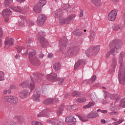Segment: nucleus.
Masks as SVG:
<instances>
[{
	"instance_id": "58",
	"label": "nucleus",
	"mask_w": 125,
	"mask_h": 125,
	"mask_svg": "<svg viewBox=\"0 0 125 125\" xmlns=\"http://www.w3.org/2000/svg\"><path fill=\"white\" fill-rule=\"evenodd\" d=\"M32 39L30 38L27 39L26 43H32Z\"/></svg>"
},
{
	"instance_id": "37",
	"label": "nucleus",
	"mask_w": 125,
	"mask_h": 125,
	"mask_svg": "<svg viewBox=\"0 0 125 125\" xmlns=\"http://www.w3.org/2000/svg\"><path fill=\"white\" fill-rule=\"evenodd\" d=\"M43 104H45V105H49V104H53V99L51 98L47 99L43 101Z\"/></svg>"
},
{
	"instance_id": "60",
	"label": "nucleus",
	"mask_w": 125,
	"mask_h": 125,
	"mask_svg": "<svg viewBox=\"0 0 125 125\" xmlns=\"http://www.w3.org/2000/svg\"><path fill=\"white\" fill-rule=\"evenodd\" d=\"M32 125H42V123L40 122H35V124L34 125V124H32Z\"/></svg>"
},
{
	"instance_id": "40",
	"label": "nucleus",
	"mask_w": 125,
	"mask_h": 125,
	"mask_svg": "<svg viewBox=\"0 0 125 125\" xmlns=\"http://www.w3.org/2000/svg\"><path fill=\"white\" fill-rule=\"evenodd\" d=\"M45 33H44L42 31H40L39 32V34L38 35V40H40L42 38H44L43 37V36H45Z\"/></svg>"
},
{
	"instance_id": "2",
	"label": "nucleus",
	"mask_w": 125,
	"mask_h": 125,
	"mask_svg": "<svg viewBox=\"0 0 125 125\" xmlns=\"http://www.w3.org/2000/svg\"><path fill=\"white\" fill-rule=\"evenodd\" d=\"M20 86L25 88L26 87H29L30 89V93L33 91V89H35V87L36 86V84H35V82H34V80H32L30 82L28 80L26 81H24L20 83Z\"/></svg>"
},
{
	"instance_id": "47",
	"label": "nucleus",
	"mask_w": 125,
	"mask_h": 125,
	"mask_svg": "<svg viewBox=\"0 0 125 125\" xmlns=\"http://www.w3.org/2000/svg\"><path fill=\"white\" fill-rule=\"evenodd\" d=\"M95 80H96V75H94L92 77V79L86 83V84H90L92 82H95Z\"/></svg>"
},
{
	"instance_id": "6",
	"label": "nucleus",
	"mask_w": 125,
	"mask_h": 125,
	"mask_svg": "<svg viewBox=\"0 0 125 125\" xmlns=\"http://www.w3.org/2000/svg\"><path fill=\"white\" fill-rule=\"evenodd\" d=\"M68 42V39L66 37H63L61 38L59 41V47L62 51L66 50L67 48V42Z\"/></svg>"
},
{
	"instance_id": "20",
	"label": "nucleus",
	"mask_w": 125,
	"mask_h": 125,
	"mask_svg": "<svg viewBox=\"0 0 125 125\" xmlns=\"http://www.w3.org/2000/svg\"><path fill=\"white\" fill-rule=\"evenodd\" d=\"M63 9L66 11H72V9L75 8V4H66L63 7Z\"/></svg>"
},
{
	"instance_id": "17",
	"label": "nucleus",
	"mask_w": 125,
	"mask_h": 125,
	"mask_svg": "<svg viewBox=\"0 0 125 125\" xmlns=\"http://www.w3.org/2000/svg\"><path fill=\"white\" fill-rule=\"evenodd\" d=\"M20 18H21V20L19 23V26L20 27L25 26L27 24V19H26V17L23 15H20Z\"/></svg>"
},
{
	"instance_id": "18",
	"label": "nucleus",
	"mask_w": 125,
	"mask_h": 125,
	"mask_svg": "<svg viewBox=\"0 0 125 125\" xmlns=\"http://www.w3.org/2000/svg\"><path fill=\"white\" fill-rule=\"evenodd\" d=\"M29 61L32 65L34 66H40L41 64V62H40V60L38 58H33L32 59L29 60Z\"/></svg>"
},
{
	"instance_id": "13",
	"label": "nucleus",
	"mask_w": 125,
	"mask_h": 125,
	"mask_svg": "<svg viewBox=\"0 0 125 125\" xmlns=\"http://www.w3.org/2000/svg\"><path fill=\"white\" fill-rule=\"evenodd\" d=\"M46 79L48 81L54 83L57 81V74L55 73H51L46 75Z\"/></svg>"
},
{
	"instance_id": "39",
	"label": "nucleus",
	"mask_w": 125,
	"mask_h": 125,
	"mask_svg": "<svg viewBox=\"0 0 125 125\" xmlns=\"http://www.w3.org/2000/svg\"><path fill=\"white\" fill-rule=\"evenodd\" d=\"M95 6H100L101 5V0H90Z\"/></svg>"
},
{
	"instance_id": "43",
	"label": "nucleus",
	"mask_w": 125,
	"mask_h": 125,
	"mask_svg": "<svg viewBox=\"0 0 125 125\" xmlns=\"http://www.w3.org/2000/svg\"><path fill=\"white\" fill-rule=\"evenodd\" d=\"M109 110L112 112H111V115H114V114H115L116 112L115 111H116V109L114 104H111V105H110Z\"/></svg>"
},
{
	"instance_id": "21",
	"label": "nucleus",
	"mask_w": 125,
	"mask_h": 125,
	"mask_svg": "<svg viewBox=\"0 0 125 125\" xmlns=\"http://www.w3.org/2000/svg\"><path fill=\"white\" fill-rule=\"evenodd\" d=\"M39 41L42 47H47L48 45V41H47L46 39H45L44 38H42L39 40Z\"/></svg>"
},
{
	"instance_id": "25",
	"label": "nucleus",
	"mask_w": 125,
	"mask_h": 125,
	"mask_svg": "<svg viewBox=\"0 0 125 125\" xmlns=\"http://www.w3.org/2000/svg\"><path fill=\"white\" fill-rule=\"evenodd\" d=\"M41 96V92L38 91V90L36 89L33 95L32 96V99L35 101L38 100L40 97Z\"/></svg>"
},
{
	"instance_id": "4",
	"label": "nucleus",
	"mask_w": 125,
	"mask_h": 125,
	"mask_svg": "<svg viewBox=\"0 0 125 125\" xmlns=\"http://www.w3.org/2000/svg\"><path fill=\"white\" fill-rule=\"evenodd\" d=\"M118 80L119 83L122 85H125V69L119 68L118 71Z\"/></svg>"
},
{
	"instance_id": "33",
	"label": "nucleus",
	"mask_w": 125,
	"mask_h": 125,
	"mask_svg": "<svg viewBox=\"0 0 125 125\" xmlns=\"http://www.w3.org/2000/svg\"><path fill=\"white\" fill-rule=\"evenodd\" d=\"M11 8L12 10H14V11H16L17 12H22V7L20 6H12Z\"/></svg>"
},
{
	"instance_id": "3",
	"label": "nucleus",
	"mask_w": 125,
	"mask_h": 125,
	"mask_svg": "<svg viewBox=\"0 0 125 125\" xmlns=\"http://www.w3.org/2000/svg\"><path fill=\"white\" fill-rule=\"evenodd\" d=\"M46 4V0H39V2L34 6L33 10L35 13H41L42 7Z\"/></svg>"
},
{
	"instance_id": "49",
	"label": "nucleus",
	"mask_w": 125,
	"mask_h": 125,
	"mask_svg": "<svg viewBox=\"0 0 125 125\" xmlns=\"http://www.w3.org/2000/svg\"><path fill=\"white\" fill-rule=\"evenodd\" d=\"M104 93V98L105 99H107V98H108V97H110V94L108 91L106 90H103Z\"/></svg>"
},
{
	"instance_id": "29",
	"label": "nucleus",
	"mask_w": 125,
	"mask_h": 125,
	"mask_svg": "<svg viewBox=\"0 0 125 125\" xmlns=\"http://www.w3.org/2000/svg\"><path fill=\"white\" fill-rule=\"evenodd\" d=\"M112 67L113 69L110 70L111 71V73L115 72V68L117 67V58H116L115 57H113L112 59Z\"/></svg>"
},
{
	"instance_id": "52",
	"label": "nucleus",
	"mask_w": 125,
	"mask_h": 125,
	"mask_svg": "<svg viewBox=\"0 0 125 125\" xmlns=\"http://www.w3.org/2000/svg\"><path fill=\"white\" fill-rule=\"evenodd\" d=\"M4 125H16V123L8 121L4 123Z\"/></svg>"
},
{
	"instance_id": "38",
	"label": "nucleus",
	"mask_w": 125,
	"mask_h": 125,
	"mask_svg": "<svg viewBox=\"0 0 125 125\" xmlns=\"http://www.w3.org/2000/svg\"><path fill=\"white\" fill-rule=\"evenodd\" d=\"M64 104H62L61 106L59 108L57 111V114L58 116H60L62 115V111L64 110Z\"/></svg>"
},
{
	"instance_id": "30",
	"label": "nucleus",
	"mask_w": 125,
	"mask_h": 125,
	"mask_svg": "<svg viewBox=\"0 0 125 125\" xmlns=\"http://www.w3.org/2000/svg\"><path fill=\"white\" fill-rule=\"evenodd\" d=\"M91 48L93 53V55H97L98 54V52H99V51L100 50V46L97 45L96 47Z\"/></svg>"
},
{
	"instance_id": "51",
	"label": "nucleus",
	"mask_w": 125,
	"mask_h": 125,
	"mask_svg": "<svg viewBox=\"0 0 125 125\" xmlns=\"http://www.w3.org/2000/svg\"><path fill=\"white\" fill-rule=\"evenodd\" d=\"M16 118L18 120V122L22 123L24 121V119L22 116H16Z\"/></svg>"
},
{
	"instance_id": "61",
	"label": "nucleus",
	"mask_w": 125,
	"mask_h": 125,
	"mask_svg": "<svg viewBox=\"0 0 125 125\" xmlns=\"http://www.w3.org/2000/svg\"><path fill=\"white\" fill-rule=\"evenodd\" d=\"M15 88H16V86L13 84L11 85L10 87V89H15Z\"/></svg>"
},
{
	"instance_id": "24",
	"label": "nucleus",
	"mask_w": 125,
	"mask_h": 125,
	"mask_svg": "<svg viewBox=\"0 0 125 125\" xmlns=\"http://www.w3.org/2000/svg\"><path fill=\"white\" fill-rule=\"evenodd\" d=\"M75 17H76L75 14H71L68 16L66 19V24H70V23H72L74 19H75Z\"/></svg>"
},
{
	"instance_id": "44",
	"label": "nucleus",
	"mask_w": 125,
	"mask_h": 125,
	"mask_svg": "<svg viewBox=\"0 0 125 125\" xmlns=\"http://www.w3.org/2000/svg\"><path fill=\"white\" fill-rule=\"evenodd\" d=\"M78 118L80 120V121H82L83 123H85V122H88V119H86L85 117H84L83 115H78Z\"/></svg>"
},
{
	"instance_id": "63",
	"label": "nucleus",
	"mask_w": 125,
	"mask_h": 125,
	"mask_svg": "<svg viewBox=\"0 0 125 125\" xmlns=\"http://www.w3.org/2000/svg\"><path fill=\"white\" fill-rule=\"evenodd\" d=\"M83 11H81L80 14V17H83Z\"/></svg>"
},
{
	"instance_id": "57",
	"label": "nucleus",
	"mask_w": 125,
	"mask_h": 125,
	"mask_svg": "<svg viewBox=\"0 0 125 125\" xmlns=\"http://www.w3.org/2000/svg\"><path fill=\"white\" fill-rule=\"evenodd\" d=\"M3 35V33L2 32V29L0 27V39L2 38V36Z\"/></svg>"
},
{
	"instance_id": "22",
	"label": "nucleus",
	"mask_w": 125,
	"mask_h": 125,
	"mask_svg": "<svg viewBox=\"0 0 125 125\" xmlns=\"http://www.w3.org/2000/svg\"><path fill=\"white\" fill-rule=\"evenodd\" d=\"M99 115L96 112L91 111L87 115V118L88 119H95L97 117H99Z\"/></svg>"
},
{
	"instance_id": "31",
	"label": "nucleus",
	"mask_w": 125,
	"mask_h": 125,
	"mask_svg": "<svg viewBox=\"0 0 125 125\" xmlns=\"http://www.w3.org/2000/svg\"><path fill=\"white\" fill-rule=\"evenodd\" d=\"M47 112H48V110L47 109H44L42 111L40 114H38V117H47Z\"/></svg>"
},
{
	"instance_id": "19",
	"label": "nucleus",
	"mask_w": 125,
	"mask_h": 125,
	"mask_svg": "<svg viewBox=\"0 0 125 125\" xmlns=\"http://www.w3.org/2000/svg\"><path fill=\"white\" fill-rule=\"evenodd\" d=\"M86 63V62L85 61V60L83 59L78 61V62H76V63L74 65V70H77V69L79 68V67H80L81 65H84V64H85Z\"/></svg>"
},
{
	"instance_id": "14",
	"label": "nucleus",
	"mask_w": 125,
	"mask_h": 125,
	"mask_svg": "<svg viewBox=\"0 0 125 125\" xmlns=\"http://www.w3.org/2000/svg\"><path fill=\"white\" fill-rule=\"evenodd\" d=\"M118 13V10L115 9L112 10L108 14V19L110 21H114L116 20V17L117 16V14Z\"/></svg>"
},
{
	"instance_id": "36",
	"label": "nucleus",
	"mask_w": 125,
	"mask_h": 125,
	"mask_svg": "<svg viewBox=\"0 0 125 125\" xmlns=\"http://www.w3.org/2000/svg\"><path fill=\"white\" fill-rule=\"evenodd\" d=\"M60 67H61V64L60 62H56L53 65V69L57 72L60 69Z\"/></svg>"
},
{
	"instance_id": "32",
	"label": "nucleus",
	"mask_w": 125,
	"mask_h": 125,
	"mask_svg": "<svg viewBox=\"0 0 125 125\" xmlns=\"http://www.w3.org/2000/svg\"><path fill=\"white\" fill-rule=\"evenodd\" d=\"M73 34L74 36H77V37H81L83 36V32L80 31V29H76L73 31Z\"/></svg>"
},
{
	"instance_id": "8",
	"label": "nucleus",
	"mask_w": 125,
	"mask_h": 125,
	"mask_svg": "<svg viewBox=\"0 0 125 125\" xmlns=\"http://www.w3.org/2000/svg\"><path fill=\"white\" fill-rule=\"evenodd\" d=\"M45 20H46V17L44 14H40L38 17L37 25L40 27H42L44 22H45Z\"/></svg>"
},
{
	"instance_id": "5",
	"label": "nucleus",
	"mask_w": 125,
	"mask_h": 125,
	"mask_svg": "<svg viewBox=\"0 0 125 125\" xmlns=\"http://www.w3.org/2000/svg\"><path fill=\"white\" fill-rule=\"evenodd\" d=\"M79 51V47L76 45H72L70 46L68 50L66 51V55H76Z\"/></svg>"
},
{
	"instance_id": "1",
	"label": "nucleus",
	"mask_w": 125,
	"mask_h": 125,
	"mask_svg": "<svg viewBox=\"0 0 125 125\" xmlns=\"http://www.w3.org/2000/svg\"><path fill=\"white\" fill-rule=\"evenodd\" d=\"M109 46L110 47V50L106 53V57H109L111 53H113L115 51V48L119 49L121 48L122 46V41L121 40L116 39L112 41L109 43Z\"/></svg>"
},
{
	"instance_id": "27",
	"label": "nucleus",
	"mask_w": 125,
	"mask_h": 125,
	"mask_svg": "<svg viewBox=\"0 0 125 125\" xmlns=\"http://www.w3.org/2000/svg\"><path fill=\"white\" fill-rule=\"evenodd\" d=\"M28 96V91L26 89L22 90L19 93V96L21 99H24L26 98V97Z\"/></svg>"
},
{
	"instance_id": "53",
	"label": "nucleus",
	"mask_w": 125,
	"mask_h": 125,
	"mask_svg": "<svg viewBox=\"0 0 125 125\" xmlns=\"http://www.w3.org/2000/svg\"><path fill=\"white\" fill-rule=\"evenodd\" d=\"M60 19H61L60 20V23L61 24H67L66 23V19H61V18H60Z\"/></svg>"
},
{
	"instance_id": "9",
	"label": "nucleus",
	"mask_w": 125,
	"mask_h": 125,
	"mask_svg": "<svg viewBox=\"0 0 125 125\" xmlns=\"http://www.w3.org/2000/svg\"><path fill=\"white\" fill-rule=\"evenodd\" d=\"M12 14V12L10 11V9L7 8L6 9H4L2 12V15L3 17L4 18V20L5 22H8L9 20V16Z\"/></svg>"
},
{
	"instance_id": "59",
	"label": "nucleus",
	"mask_w": 125,
	"mask_h": 125,
	"mask_svg": "<svg viewBox=\"0 0 125 125\" xmlns=\"http://www.w3.org/2000/svg\"><path fill=\"white\" fill-rule=\"evenodd\" d=\"M125 121V120L123 118H121L118 121H117V123H118V125H120V124H122V123L123 122H124Z\"/></svg>"
},
{
	"instance_id": "11",
	"label": "nucleus",
	"mask_w": 125,
	"mask_h": 125,
	"mask_svg": "<svg viewBox=\"0 0 125 125\" xmlns=\"http://www.w3.org/2000/svg\"><path fill=\"white\" fill-rule=\"evenodd\" d=\"M48 124H52L54 125H63V120L61 119L53 118L47 121Z\"/></svg>"
},
{
	"instance_id": "35",
	"label": "nucleus",
	"mask_w": 125,
	"mask_h": 125,
	"mask_svg": "<svg viewBox=\"0 0 125 125\" xmlns=\"http://www.w3.org/2000/svg\"><path fill=\"white\" fill-rule=\"evenodd\" d=\"M85 53L86 55L88 56V57H89V56H92L94 55H93V51H92V49L89 48L85 50Z\"/></svg>"
},
{
	"instance_id": "45",
	"label": "nucleus",
	"mask_w": 125,
	"mask_h": 125,
	"mask_svg": "<svg viewBox=\"0 0 125 125\" xmlns=\"http://www.w3.org/2000/svg\"><path fill=\"white\" fill-rule=\"evenodd\" d=\"M71 95L74 97H77V96H81L82 95L78 91H74L72 93Z\"/></svg>"
},
{
	"instance_id": "48",
	"label": "nucleus",
	"mask_w": 125,
	"mask_h": 125,
	"mask_svg": "<svg viewBox=\"0 0 125 125\" xmlns=\"http://www.w3.org/2000/svg\"><path fill=\"white\" fill-rule=\"evenodd\" d=\"M77 101L79 103H83V102H85V101H86V99L85 98H79L77 99Z\"/></svg>"
},
{
	"instance_id": "56",
	"label": "nucleus",
	"mask_w": 125,
	"mask_h": 125,
	"mask_svg": "<svg viewBox=\"0 0 125 125\" xmlns=\"http://www.w3.org/2000/svg\"><path fill=\"white\" fill-rule=\"evenodd\" d=\"M64 82V79H61L58 82V83L60 85H62L63 84V82Z\"/></svg>"
},
{
	"instance_id": "64",
	"label": "nucleus",
	"mask_w": 125,
	"mask_h": 125,
	"mask_svg": "<svg viewBox=\"0 0 125 125\" xmlns=\"http://www.w3.org/2000/svg\"><path fill=\"white\" fill-rule=\"evenodd\" d=\"M53 56V55L51 53H49L48 55V58H52Z\"/></svg>"
},
{
	"instance_id": "50",
	"label": "nucleus",
	"mask_w": 125,
	"mask_h": 125,
	"mask_svg": "<svg viewBox=\"0 0 125 125\" xmlns=\"http://www.w3.org/2000/svg\"><path fill=\"white\" fill-rule=\"evenodd\" d=\"M0 81H4V73L0 71Z\"/></svg>"
},
{
	"instance_id": "16",
	"label": "nucleus",
	"mask_w": 125,
	"mask_h": 125,
	"mask_svg": "<svg viewBox=\"0 0 125 125\" xmlns=\"http://www.w3.org/2000/svg\"><path fill=\"white\" fill-rule=\"evenodd\" d=\"M42 76H43V75L39 72H35L33 74V78L36 80L37 83H40V82L42 80Z\"/></svg>"
},
{
	"instance_id": "62",
	"label": "nucleus",
	"mask_w": 125,
	"mask_h": 125,
	"mask_svg": "<svg viewBox=\"0 0 125 125\" xmlns=\"http://www.w3.org/2000/svg\"><path fill=\"white\" fill-rule=\"evenodd\" d=\"M35 24V22L34 21H31L30 23L28 24L29 27H32V26L34 25Z\"/></svg>"
},
{
	"instance_id": "28",
	"label": "nucleus",
	"mask_w": 125,
	"mask_h": 125,
	"mask_svg": "<svg viewBox=\"0 0 125 125\" xmlns=\"http://www.w3.org/2000/svg\"><path fill=\"white\" fill-rule=\"evenodd\" d=\"M112 29L113 31H121L123 29V25L119 24H114L112 26Z\"/></svg>"
},
{
	"instance_id": "12",
	"label": "nucleus",
	"mask_w": 125,
	"mask_h": 125,
	"mask_svg": "<svg viewBox=\"0 0 125 125\" xmlns=\"http://www.w3.org/2000/svg\"><path fill=\"white\" fill-rule=\"evenodd\" d=\"M65 123L67 125H75L77 123V119L72 116H69L65 118Z\"/></svg>"
},
{
	"instance_id": "15",
	"label": "nucleus",
	"mask_w": 125,
	"mask_h": 125,
	"mask_svg": "<svg viewBox=\"0 0 125 125\" xmlns=\"http://www.w3.org/2000/svg\"><path fill=\"white\" fill-rule=\"evenodd\" d=\"M17 52L20 53L22 50L24 51V53H22V56L24 58H26L27 56H28V50L25 48V47H23L22 46H18L16 47Z\"/></svg>"
},
{
	"instance_id": "7",
	"label": "nucleus",
	"mask_w": 125,
	"mask_h": 125,
	"mask_svg": "<svg viewBox=\"0 0 125 125\" xmlns=\"http://www.w3.org/2000/svg\"><path fill=\"white\" fill-rule=\"evenodd\" d=\"M4 100L6 102H9L13 105H16L18 103V99L16 97L13 96H7L4 98Z\"/></svg>"
},
{
	"instance_id": "55",
	"label": "nucleus",
	"mask_w": 125,
	"mask_h": 125,
	"mask_svg": "<svg viewBox=\"0 0 125 125\" xmlns=\"http://www.w3.org/2000/svg\"><path fill=\"white\" fill-rule=\"evenodd\" d=\"M13 0H5L4 1V3L6 5L9 4L12 2Z\"/></svg>"
},
{
	"instance_id": "42",
	"label": "nucleus",
	"mask_w": 125,
	"mask_h": 125,
	"mask_svg": "<svg viewBox=\"0 0 125 125\" xmlns=\"http://www.w3.org/2000/svg\"><path fill=\"white\" fill-rule=\"evenodd\" d=\"M90 40H94L95 39V32L93 30L90 31V34L89 36Z\"/></svg>"
},
{
	"instance_id": "23",
	"label": "nucleus",
	"mask_w": 125,
	"mask_h": 125,
	"mask_svg": "<svg viewBox=\"0 0 125 125\" xmlns=\"http://www.w3.org/2000/svg\"><path fill=\"white\" fill-rule=\"evenodd\" d=\"M125 57V53H121L119 56V63L120 64V67L119 69H125L124 67V64H123V59Z\"/></svg>"
},
{
	"instance_id": "34",
	"label": "nucleus",
	"mask_w": 125,
	"mask_h": 125,
	"mask_svg": "<svg viewBox=\"0 0 125 125\" xmlns=\"http://www.w3.org/2000/svg\"><path fill=\"white\" fill-rule=\"evenodd\" d=\"M36 54H37V52L36 50H33L29 52L28 54V57L29 60H31L33 59V58H34L35 56H36Z\"/></svg>"
},
{
	"instance_id": "54",
	"label": "nucleus",
	"mask_w": 125,
	"mask_h": 125,
	"mask_svg": "<svg viewBox=\"0 0 125 125\" xmlns=\"http://www.w3.org/2000/svg\"><path fill=\"white\" fill-rule=\"evenodd\" d=\"M7 93H8L9 94L10 93H11V90H10V89H5L3 91V94H7Z\"/></svg>"
},
{
	"instance_id": "41",
	"label": "nucleus",
	"mask_w": 125,
	"mask_h": 125,
	"mask_svg": "<svg viewBox=\"0 0 125 125\" xmlns=\"http://www.w3.org/2000/svg\"><path fill=\"white\" fill-rule=\"evenodd\" d=\"M95 104V102H90L87 105L84 106L83 108H85V109H86V108H90L91 107H92V106H94Z\"/></svg>"
},
{
	"instance_id": "10",
	"label": "nucleus",
	"mask_w": 125,
	"mask_h": 125,
	"mask_svg": "<svg viewBox=\"0 0 125 125\" xmlns=\"http://www.w3.org/2000/svg\"><path fill=\"white\" fill-rule=\"evenodd\" d=\"M5 49H8L10 46L14 45V39L12 38H7L4 41Z\"/></svg>"
},
{
	"instance_id": "26",
	"label": "nucleus",
	"mask_w": 125,
	"mask_h": 125,
	"mask_svg": "<svg viewBox=\"0 0 125 125\" xmlns=\"http://www.w3.org/2000/svg\"><path fill=\"white\" fill-rule=\"evenodd\" d=\"M55 15L56 18H61L62 15H63V11L61 9H58L55 12Z\"/></svg>"
},
{
	"instance_id": "46",
	"label": "nucleus",
	"mask_w": 125,
	"mask_h": 125,
	"mask_svg": "<svg viewBox=\"0 0 125 125\" xmlns=\"http://www.w3.org/2000/svg\"><path fill=\"white\" fill-rule=\"evenodd\" d=\"M119 107L125 108V98L122 99L120 101Z\"/></svg>"
}]
</instances>
